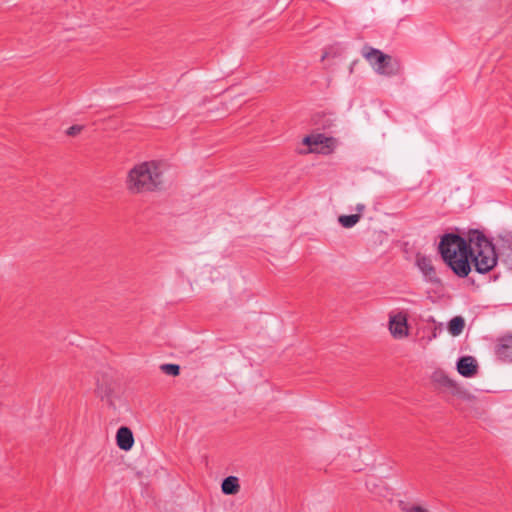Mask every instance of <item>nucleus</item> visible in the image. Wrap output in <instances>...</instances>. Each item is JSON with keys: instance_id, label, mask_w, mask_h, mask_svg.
Returning a JSON list of instances; mask_svg holds the SVG:
<instances>
[{"instance_id": "obj_1", "label": "nucleus", "mask_w": 512, "mask_h": 512, "mask_svg": "<svg viewBox=\"0 0 512 512\" xmlns=\"http://www.w3.org/2000/svg\"><path fill=\"white\" fill-rule=\"evenodd\" d=\"M165 165L158 160L136 163L127 173L126 188L132 194L157 191L163 184Z\"/></svg>"}, {"instance_id": "obj_2", "label": "nucleus", "mask_w": 512, "mask_h": 512, "mask_svg": "<svg viewBox=\"0 0 512 512\" xmlns=\"http://www.w3.org/2000/svg\"><path fill=\"white\" fill-rule=\"evenodd\" d=\"M439 250L443 260L459 277H466L471 271L469 261V242L455 234H446L441 238Z\"/></svg>"}, {"instance_id": "obj_3", "label": "nucleus", "mask_w": 512, "mask_h": 512, "mask_svg": "<svg viewBox=\"0 0 512 512\" xmlns=\"http://www.w3.org/2000/svg\"><path fill=\"white\" fill-rule=\"evenodd\" d=\"M469 261L478 273L491 271L498 262V255L491 241L480 231L469 233Z\"/></svg>"}, {"instance_id": "obj_4", "label": "nucleus", "mask_w": 512, "mask_h": 512, "mask_svg": "<svg viewBox=\"0 0 512 512\" xmlns=\"http://www.w3.org/2000/svg\"><path fill=\"white\" fill-rule=\"evenodd\" d=\"M337 445L339 453L348 458L356 470H362L363 465L371 460L370 450L364 439L352 437L349 433L347 438L341 437Z\"/></svg>"}, {"instance_id": "obj_5", "label": "nucleus", "mask_w": 512, "mask_h": 512, "mask_svg": "<svg viewBox=\"0 0 512 512\" xmlns=\"http://www.w3.org/2000/svg\"><path fill=\"white\" fill-rule=\"evenodd\" d=\"M362 55L377 74L392 76L399 72V63L378 49L364 47Z\"/></svg>"}, {"instance_id": "obj_6", "label": "nucleus", "mask_w": 512, "mask_h": 512, "mask_svg": "<svg viewBox=\"0 0 512 512\" xmlns=\"http://www.w3.org/2000/svg\"><path fill=\"white\" fill-rule=\"evenodd\" d=\"M408 319L409 313L405 309L397 308L388 313L387 329L393 339L401 341L409 337Z\"/></svg>"}, {"instance_id": "obj_7", "label": "nucleus", "mask_w": 512, "mask_h": 512, "mask_svg": "<svg viewBox=\"0 0 512 512\" xmlns=\"http://www.w3.org/2000/svg\"><path fill=\"white\" fill-rule=\"evenodd\" d=\"M303 144L308 148L303 153L329 154L336 147V140L324 134L316 133L303 138Z\"/></svg>"}, {"instance_id": "obj_8", "label": "nucleus", "mask_w": 512, "mask_h": 512, "mask_svg": "<svg viewBox=\"0 0 512 512\" xmlns=\"http://www.w3.org/2000/svg\"><path fill=\"white\" fill-rule=\"evenodd\" d=\"M415 264L422 273L426 281L437 282L438 277L433 265L432 258L430 256L418 253L415 258Z\"/></svg>"}, {"instance_id": "obj_9", "label": "nucleus", "mask_w": 512, "mask_h": 512, "mask_svg": "<svg viewBox=\"0 0 512 512\" xmlns=\"http://www.w3.org/2000/svg\"><path fill=\"white\" fill-rule=\"evenodd\" d=\"M134 436L130 428L120 427L116 432V444L123 451H130L134 446Z\"/></svg>"}, {"instance_id": "obj_10", "label": "nucleus", "mask_w": 512, "mask_h": 512, "mask_svg": "<svg viewBox=\"0 0 512 512\" xmlns=\"http://www.w3.org/2000/svg\"><path fill=\"white\" fill-rule=\"evenodd\" d=\"M457 371L463 377H472L477 372V363L472 356L461 357L457 362Z\"/></svg>"}, {"instance_id": "obj_11", "label": "nucleus", "mask_w": 512, "mask_h": 512, "mask_svg": "<svg viewBox=\"0 0 512 512\" xmlns=\"http://www.w3.org/2000/svg\"><path fill=\"white\" fill-rule=\"evenodd\" d=\"M499 249L503 261L512 267V234L505 233L499 237Z\"/></svg>"}, {"instance_id": "obj_12", "label": "nucleus", "mask_w": 512, "mask_h": 512, "mask_svg": "<svg viewBox=\"0 0 512 512\" xmlns=\"http://www.w3.org/2000/svg\"><path fill=\"white\" fill-rule=\"evenodd\" d=\"M496 354L503 361H512V335L503 337L500 340Z\"/></svg>"}, {"instance_id": "obj_13", "label": "nucleus", "mask_w": 512, "mask_h": 512, "mask_svg": "<svg viewBox=\"0 0 512 512\" xmlns=\"http://www.w3.org/2000/svg\"><path fill=\"white\" fill-rule=\"evenodd\" d=\"M465 326V319L462 316H455L447 323V331L451 336L457 337L463 333Z\"/></svg>"}, {"instance_id": "obj_14", "label": "nucleus", "mask_w": 512, "mask_h": 512, "mask_svg": "<svg viewBox=\"0 0 512 512\" xmlns=\"http://www.w3.org/2000/svg\"><path fill=\"white\" fill-rule=\"evenodd\" d=\"M221 489L225 495H234L238 493L240 490L239 479L235 476H228L223 480Z\"/></svg>"}, {"instance_id": "obj_15", "label": "nucleus", "mask_w": 512, "mask_h": 512, "mask_svg": "<svg viewBox=\"0 0 512 512\" xmlns=\"http://www.w3.org/2000/svg\"><path fill=\"white\" fill-rule=\"evenodd\" d=\"M360 221L359 214L340 215L338 217L339 224L344 228H352Z\"/></svg>"}, {"instance_id": "obj_16", "label": "nucleus", "mask_w": 512, "mask_h": 512, "mask_svg": "<svg viewBox=\"0 0 512 512\" xmlns=\"http://www.w3.org/2000/svg\"><path fill=\"white\" fill-rule=\"evenodd\" d=\"M160 370L170 376H178L180 373V366L177 364H162Z\"/></svg>"}, {"instance_id": "obj_17", "label": "nucleus", "mask_w": 512, "mask_h": 512, "mask_svg": "<svg viewBox=\"0 0 512 512\" xmlns=\"http://www.w3.org/2000/svg\"><path fill=\"white\" fill-rule=\"evenodd\" d=\"M81 130H82V126L73 125L67 129L66 133H67V135L75 136V135L79 134L81 132Z\"/></svg>"}, {"instance_id": "obj_18", "label": "nucleus", "mask_w": 512, "mask_h": 512, "mask_svg": "<svg viewBox=\"0 0 512 512\" xmlns=\"http://www.w3.org/2000/svg\"><path fill=\"white\" fill-rule=\"evenodd\" d=\"M406 512H429V511L422 506L415 505V506H412V507L406 509Z\"/></svg>"}, {"instance_id": "obj_19", "label": "nucleus", "mask_w": 512, "mask_h": 512, "mask_svg": "<svg viewBox=\"0 0 512 512\" xmlns=\"http://www.w3.org/2000/svg\"><path fill=\"white\" fill-rule=\"evenodd\" d=\"M364 209H365V205L364 204H361V203L357 204L356 208H355V210L357 211L356 214H359L361 216V214L364 211Z\"/></svg>"}]
</instances>
